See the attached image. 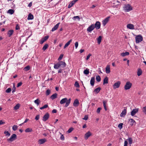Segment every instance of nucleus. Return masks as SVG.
<instances>
[{
  "mask_svg": "<svg viewBox=\"0 0 146 146\" xmlns=\"http://www.w3.org/2000/svg\"><path fill=\"white\" fill-rule=\"evenodd\" d=\"M66 65L65 63L62 61H61L57 63L54 64V68L56 69H58L60 67H64Z\"/></svg>",
  "mask_w": 146,
  "mask_h": 146,
  "instance_id": "f257e3e1",
  "label": "nucleus"
},
{
  "mask_svg": "<svg viewBox=\"0 0 146 146\" xmlns=\"http://www.w3.org/2000/svg\"><path fill=\"white\" fill-rule=\"evenodd\" d=\"M71 101L70 98L68 100H67L66 98H65L62 99L60 101V103L61 104H63L66 103V104L65 105V107H67Z\"/></svg>",
  "mask_w": 146,
  "mask_h": 146,
  "instance_id": "f03ea898",
  "label": "nucleus"
},
{
  "mask_svg": "<svg viewBox=\"0 0 146 146\" xmlns=\"http://www.w3.org/2000/svg\"><path fill=\"white\" fill-rule=\"evenodd\" d=\"M123 9L125 12H128L132 10L133 7L129 4H125L124 5Z\"/></svg>",
  "mask_w": 146,
  "mask_h": 146,
  "instance_id": "7ed1b4c3",
  "label": "nucleus"
},
{
  "mask_svg": "<svg viewBox=\"0 0 146 146\" xmlns=\"http://www.w3.org/2000/svg\"><path fill=\"white\" fill-rule=\"evenodd\" d=\"M143 40V37L140 35L137 36L135 37L136 42L137 43L141 42Z\"/></svg>",
  "mask_w": 146,
  "mask_h": 146,
  "instance_id": "20e7f679",
  "label": "nucleus"
},
{
  "mask_svg": "<svg viewBox=\"0 0 146 146\" xmlns=\"http://www.w3.org/2000/svg\"><path fill=\"white\" fill-rule=\"evenodd\" d=\"M132 85V84L129 81L127 82L124 86L125 90H127L129 89L131 87Z\"/></svg>",
  "mask_w": 146,
  "mask_h": 146,
  "instance_id": "39448f33",
  "label": "nucleus"
},
{
  "mask_svg": "<svg viewBox=\"0 0 146 146\" xmlns=\"http://www.w3.org/2000/svg\"><path fill=\"white\" fill-rule=\"evenodd\" d=\"M17 136L15 134H13L9 139H8L7 141L9 142H12L13 141L17 139Z\"/></svg>",
  "mask_w": 146,
  "mask_h": 146,
  "instance_id": "423d86ee",
  "label": "nucleus"
},
{
  "mask_svg": "<svg viewBox=\"0 0 146 146\" xmlns=\"http://www.w3.org/2000/svg\"><path fill=\"white\" fill-rule=\"evenodd\" d=\"M100 26L101 24L99 21L96 22L95 25H94V28H96L97 30L99 29L100 28Z\"/></svg>",
  "mask_w": 146,
  "mask_h": 146,
  "instance_id": "0eeeda50",
  "label": "nucleus"
},
{
  "mask_svg": "<svg viewBox=\"0 0 146 146\" xmlns=\"http://www.w3.org/2000/svg\"><path fill=\"white\" fill-rule=\"evenodd\" d=\"M94 29V24H92L88 28L87 30L88 33H91Z\"/></svg>",
  "mask_w": 146,
  "mask_h": 146,
  "instance_id": "6e6552de",
  "label": "nucleus"
},
{
  "mask_svg": "<svg viewBox=\"0 0 146 146\" xmlns=\"http://www.w3.org/2000/svg\"><path fill=\"white\" fill-rule=\"evenodd\" d=\"M49 117V114L48 113H46V114L44 115L42 120L44 121H46L47 120Z\"/></svg>",
  "mask_w": 146,
  "mask_h": 146,
  "instance_id": "1a4fd4ad",
  "label": "nucleus"
},
{
  "mask_svg": "<svg viewBox=\"0 0 146 146\" xmlns=\"http://www.w3.org/2000/svg\"><path fill=\"white\" fill-rule=\"evenodd\" d=\"M120 84L121 82L119 81H117V82H115L113 85V87L114 89H115L119 88Z\"/></svg>",
  "mask_w": 146,
  "mask_h": 146,
  "instance_id": "9d476101",
  "label": "nucleus"
},
{
  "mask_svg": "<svg viewBox=\"0 0 146 146\" xmlns=\"http://www.w3.org/2000/svg\"><path fill=\"white\" fill-rule=\"evenodd\" d=\"M139 110V109L136 108L133 109L131 112V115L132 116H133L137 113Z\"/></svg>",
  "mask_w": 146,
  "mask_h": 146,
  "instance_id": "9b49d317",
  "label": "nucleus"
},
{
  "mask_svg": "<svg viewBox=\"0 0 146 146\" xmlns=\"http://www.w3.org/2000/svg\"><path fill=\"white\" fill-rule=\"evenodd\" d=\"M110 18V17H108L106 19H105L103 21H102V24L104 26H105L106 24L108 23L109 21V19Z\"/></svg>",
  "mask_w": 146,
  "mask_h": 146,
  "instance_id": "f8f14e48",
  "label": "nucleus"
},
{
  "mask_svg": "<svg viewBox=\"0 0 146 146\" xmlns=\"http://www.w3.org/2000/svg\"><path fill=\"white\" fill-rule=\"evenodd\" d=\"M91 133L90 131H88L85 134L84 136V139L86 140H87L88 138L91 135Z\"/></svg>",
  "mask_w": 146,
  "mask_h": 146,
  "instance_id": "ddd939ff",
  "label": "nucleus"
},
{
  "mask_svg": "<svg viewBox=\"0 0 146 146\" xmlns=\"http://www.w3.org/2000/svg\"><path fill=\"white\" fill-rule=\"evenodd\" d=\"M46 141V139L44 138L39 139L38 141V142L39 144L41 145L44 143Z\"/></svg>",
  "mask_w": 146,
  "mask_h": 146,
  "instance_id": "4468645a",
  "label": "nucleus"
},
{
  "mask_svg": "<svg viewBox=\"0 0 146 146\" xmlns=\"http://www.w3.org/2000/svg\"><path fill=\"white\" fill-rule=\"evenodd\" d=\"M79 104V102L78 100L77 99H75L73 103V106H74L76 107L78 106Z\"/></svg>",
  "mask_w": 146,
  "mask_h": 146,
  "instance_id": "2eb2a0df",
  "label": "nucleus"
},
{
  "mask_svg": "<svg viewBox=\"0 0 146 146\" xmlns=\"http://www.w3.org/2000/svg\"><path fill=\"white\" fill-rule=\"evenodd\" d=\"M95 77H93L91 78L90 81V84L92 86H93L94 85V84L95 82Z\"/></svg>",
  "mask_w": 146,
  "mask_h": 146,
  "instance_id": "dca6fc26",
  "label": "nucleus"
},
{
  "mask_svg": "<svg viewBox=\"0 0 146 146\" xmlns=\"http://www.w3.org/2000/svg\"><path fill=\"white\" fill-rule=\"evenodd\" d=\"M127 28L130 29H134V27L133 25L131 24H129L127 25Z\"/></svg>",
  "mask_w": 146,
  "mask_h": 146,
  "instance_id": "f3484780",
  "label": "nucleus"
},
{
  "mask_svg": "<svg viewBox=\"0 0 146 146\" xmlns=\"http://www.w3.org/2000/svg\"><path fill=\"white\" fill-rule=\"evenodd\" d=\"M127 112L126 109H125L122 111L120 114V116L121 117H124L126 115Z\"/></svg>",
  "mask_w": 146,
  "mask_h": 146,
  "instance_id": "a211bd4d",
  "label": "nucleus"
},
{
  "mask_svg": "<svg viewBox=\"0 0 146 146\" xmlns=\"http://www.w3.org/2000/svg\"><path fill=\"white\" fill-rule=\"evenodd\" d=\"M60 24V23H58L54 27H53L51 30L53 32L56 30L58 29L59 25Z\"/></svg>",
  "mask_w": 146,
  "mask_h": 146,
  "instance_id": "6ab92c4d",
  "label": "nucleus"
},
{
  "mask_svg": "<svg viewBox=\"0 0 146 146\" xmlns=\"http://www.w3.org/2000/svg\"><path fill=\"white\" fill-rule=\"evenodd\" d=\"M106 72L107 74H109L110 73V66L109 65H107L106 68Z\"/></svg>",
  "mask_w": 146,
  "mask_h": 146,
  "instance_id": "aec40b11",
  "label": "nucleus"
},
{
  "mask_svg": "<svg viewBox=\"0 0 146 146\" xmlns=\"http://www.w3.org/2000/svg\"><path fill=\"white\" fill-rule=\"evenodd\" d=\"M129 121L130 122V124L132 126L136 124L135 121L132 119H129Z\"/></svg>",
  "mask_w": 146,
  "mask_h": 146,
  "instance_id": "412c9836",
  "label": "nucleus"
},
{
  "mask_svg": "<svg viewBox=\"0 0 146 146\" xmlns=\"http://www.w3.org/2000/svg\"><path fill=\"white\" fill-rule=\"evenodd\" d=\"M34 18V17L33 15L31 13H30L28 16L27 19L28 20H30L33 19Z\"/></svg>",
  "mask_w": 146,
  "mask_h": 146,
  "instance_id": "4be33fe9",
  "label": "nucleus"
},
{
  "mask_svg": "<svg viewBox=\"0 0 146 146\" xmlns=\"http://www.w3.org/2000/svg\"><path fill=\"white\" fill-rule=\"evenodd\" d=\"M13 30H9L7 33V35L9 37H10L13 33Z\"/></svg>",
  "mask_w": 146,
  "mask_h": 146,
  "instance_id": "5701e85b",
  "label": "nucleus"
},
{
  "mask_svg": "<svg viewBox=\"0 0 146 146\" xmlns=\"http://www.w3.org/2000/svg\"><path fill=\"white\" fill-rule=\"evenodd\" d=\"M129 52H122L121 53L120 55L123 57L125 56H126L129 55Z\"/></svg>",
  "mask_w": 146,
  "mask_h": 146,
  "instance_id": "b1692460",
  "label": "nucleus"
},
{
  "mask_svg": "<svg viewBox=\"0 0 146 146\" xmlns=\"http://www.w3.org/2000/svg\"><path fill=\"white\" fill-rule=\"evenodd\" d=\"M57 94L56 93H54L50 96V98L53 100L57 98Z\"/></svg>",
  "mask_w": 146,
  "mask_h": 146,
  "instance_id": "393cba45",
  "label": "nucleus"
},
{
  "mask_svg": "<svg viewBox=\"0 0 146 146\" xmlns=\"http://www.w3.org/2000/svg\"><path fill=\"white\" fill-rule=\"evenodd\" d=\"M108 78L107 76H106L104 80L103 84L108 83Z\"/></svg>",
  "mask_w": 146,
  "mask_h": 146,
  "instance_id": "a878e982",
  "label": "nucleus"
},
{
  "mask_svg": "<svg viewBox=\"0 0 146 146\" xmlns=\"http://www.w3.org/2000/svg\"><path fill=\"white\" fill-rule=\"evenodd\" d=\"M142 74V71L141 70L140 68H138V70L137 72V75L138 76H140Z\"/></svg>",
  "mask_w": 146,
  "mask_h": 146,
  "instance_id": "bb28decb",
  "label": "nucleus"
},
{
  "mask_svg": "<svg viewBox=\"0 0 146 146\" xmlns=\"http://www.w3.org/2000/svg\"><path fill=\"white\" fill-rule=\"evenodd\" d=\"M72 39L70 40L69 41H68L65 45L64 48H65L67 47L70 44V43L72 42Z\"/></svg>",
  "mask_w": 146,
  "mask_h": 146,
  "instance_id": "cd10ccee",
  "label": "nucleus"
},
{
  "mask_svg": "<svg viewBox=\"0 0 146 146\" xmlns=\"http://www.w3.org/2000/svg\"><path fill=\"white\" fill-rule=\"evenodd\" d=\"M101 88L100 87H98L94 90V92H95L96 94H98L100 91Z\"/></svg>",
  "mask_w": 146,
  "mask_h": 146,
  "instance_id": "c85d7f7f",
  "label": "nucleus"
},
{
  "mask_svg": "<svg viewBox=\"0 0 146 146\" xmlns=\"http://www.w3.org/2000/svg\"><path fill=\"white\" fill-rule=\"evenodd\" d=\"M127 140H128L129 141V145L131 146V145L132 143L133 140L132 138L131 137H129Z\"/></svg>",
  "mask_w": 146,
  "mask_h": 146,
  "instance_id": "c756f323",
  "label": "nucleus"
},
{
  "mask_svg": "<svg viewBox=\"0 0 146 146\" xmlns=\"http://www.w3.org/2000/svg\"><path fill=\"white\" fill-rule=\"evenodd\" d=\"M33 131V129L30 128H28L25 130V131L27 133L31 132Z\"/></svg>",
  "mask_w": 146,
  "mask_h": 146,
  "instance_id": "7c9ffc66",
  "label": "nucleus"
},
{
  "mask_svg": "<svg viewBox=\"0 0 146 146\" xmlns=\"http://www.w3.org/2000/svg\"><path fill=\"white\" fill-rule=\"evenodd\" d=\"M102 37L101 36H99L97 40L98 41V44H100L102 40Z\"/></svg>",
  "mask_w": 146,
  "mask_h": 146,
  "instance_id": "2f4dec72",
  "label": "nucleus"
},
{
  "mask_svg": "<svg viewBox=\"0 0 146 146\" xmlns=\"http://www.w3.org/2000/svg\"><path fill=\"white\" fill-rule=\"evenodd\" d=\"M20 104H17L14 107V110H17L20 107Z\"/></svg>",
  "mask_w": 146,
  "mask_h": 146,
  "instance_id": "473e14b6",
  "label": "nucleus"
},
{
  "mask_svg": "<svg viewBox=\"0 0 146 146\" xmlns=\"http://www.w3.org/2000/svg\"><path fill=\"white\" fill-rule=\"evenodd\" d=\"M89 73V69L87 68L86 70H84V73L86 75L88 74Z\"/></svg>",
  "mask_w": 146,
  "mask_h": 146,
  "instance_id": "72a5a7b5",
  "label": "nucleus"
},
{
  "mask_svg": "<svg viewBox=\"0 0 146 146\" xmlns=\"http://www.w3.org/2000/svg\"><path fill=\"white\" fill-rule=\"evenodd\" d=\"M96 80L98 82H100L101 80V78L100 76L98 75L96 76Z\"/></svg>",
  "mask_w": 146,
  "mask_h": 146,
  "instance_id": "f704fd0d",
  "label": "nucleus"
},
{
  "mask_svg": "<svg viewBox=\"0 0 146 146\" xmlns=\"http://www.w3.org/2000/svg\"><path fill=\"white\" fill-rule=\"evenodd\" d=\"M48 46V44H45L42 48V50L44 51H45L47 48Z\"/></svg>",
  "mask_w": 146,
  "mask_h": 146,
  "instance_id": "c9c22d12",
  "label": "nucleus"
},
{
  "mask_svg": "<svg viewBox=\"0 0 146 146\" xmlns=\"http://www.w3.org/2000/svg\"><path fill=\"white\" fill-rule=\"evenodd\" d=\"M7 13L12 15L14 13V11L13 9H10L8 10Z\"/></svg>",
  "mask_w": 146,
  "mask_h": 146,
  "instance_id": "e433bc0d",
  "label": "nucleus"
},
{
  "mask_svg": "<svg viewBox=\"0 0 146 146\" xmlns=\"http://www.w3.org/2000/svg\"><path fill=\"white\" fill-rule=\"evenodd\" d=\"M4 133L5 134L6 136L9 137L10 135V133L7 131H5Z\"/></svg>",
  "mask_w": 146,
  "mask_h": 146,
  "instance_id": "4c0bfd02",
  "label": "nucleus"
},
{
  "mask_svg": "<svg viewBox=\"0 0 146 146\" xmlns=\"http://www.w3.org/2000/svg\"><path fill=\"white\" fill-rule=\"evenodd\" d=\"M74 4V2L72 1L68 6V8H70L72 7Z\"/></svg>",
  "mask_w": 146,
  "mask_h": 146,
  "instance_id": "58836bf2",
  "label": "nucleus"
},
{
  "mask_svg": "<svg viewBox=\"0 0 146 146\" xmlns=\"http://www.w3.org/2000/svg\"><path fill=\"white\" fill-rule=\"evenodd\" d=\"M142 111L144 114L146 115V106H145L142 108Z\"/></svg>",
  "mask_w": 146,
  "mask_h": 146,
  "instance_id": "ea45409f",
  "label": "nucleus"
},
{
  "mask_svg": "<svg viewBox=\"0 0 146 146\" xmlns=\"http://www.w3.org/2000/svg\"><path fill=\"white\" fill-rule=\"evenodd\" d=\"M18 126L17 125H14L12 127V129L13 131H15L17 130Z\"/></svg>",
  "mask_w": 146,
  "mask_h": 146,
  "instance_id": "a19ab883",
  "label": "nucleus"
},
{
  "mask_svg": "<svg viewBox=\"0 0 146 146\" xmlns=\"http://www.w3.org/2000/svg\"><path fill=\"white\" fill-rule=\"evenodd\" d=\"M123 123H120L118 125V127L119 129H121L123 127Z\"/></svg>",
  "mask_w": 146,
  "mask_h": 146,
  "instance_id": "79ce46f5",
  "label": "nucleus"
},
{
  "mask_svg": "<svg viewBox=\"0 0 146 146\" xmlns=\"http://www.w3.org/2000/svg\"><path fill=\"white\" fill-rule=\"evenodd\" d=\"M40 102V100L38 99H37L34 101L35 103L37 105H38L39 104Z\"/></svg>",
  "mask_w": 146,
  "mask_h": 146,
  "instance_id": "37998d69",
  "label": "nucleus"
},
{
  "mask_svg": "<svg viewBox=\"0 0 146 146\" xmlns=\"http://www.w3.org/2000/svg\"><path fill=\"white\" fill-rule=\"evenodd\" d=\"M30 69V67L29 66H27L24 68V70L25 71H28Z\"/></svg>",
  "mask_w": 146,
  "mask_h": 146,
  "instance_id": "c03bdc74",
  "label": "nucleus"
},
{
  "mask_svg": "<svg viewBox=\"0 0 146 146\" xmlns=\"http://www.w3.org/2000/svg\"><path fill=\"white\" fill-rule=\"evenodd\" d=\"M50 90H49V89L47 90L46 92V96L49 95L50 93Z\"/></svg>",
  "mask_w": 146,
  "mask_h": 146,
  "instance_id": "a18cd8bd",
  "label": "nucleus"
},
{
  "mask_svg": "<svg viewBox=\"0 0 146 146\" xmlns=\"http://www.w3.org/2000/svg\"><path fill=\"white\" fill-rule=\"evenodd\" d=\"M74 86L75 87L77 88H79L80 87L79 84L77 81L75 82L74 84Z\"/></svg>",
  "mask_w": 146,
  "mask_h": 146,
  "instance_id": "49530a36",
  "label": "nucleus"
},
{
  "mask_svg": "<svg viewBox=\"0 0 146 146\" xmlns=\"http://www.w3.org/2000/svg\"><path fill=\"white\" fill-rule=\"evenodd\" d=\"M48 107V105L47 104H46L43 107L40 108V110H42L43 109L46 108Z\"/></svg>",
  "mask_w": 146,
  "mask_h": 146,
  "instance_id": "de8ad7c7",
  "label": "nucleus"
},
{
  "mask_svg": "<svg viewBox=\"0 0 146 146\" xmlns=\"http://www.w3.org/2000/svg\"><path fill=\"white\" fill-rule=\"evenodd\" d=\"M76 19H78V21L80 20V18L78 16H74L73 18V19L74 20H75Z\"/></svg>",
  "mask_w": 146,
  "mask_h": 146,
  "instance_id": "09e8293b",
  "label": "nucleus"
},
{
  "mask_svg": "<svg viewBox=\"0 0 146 146\" xmlns=\"http://www.w3.org/2000/svg\"><path fill=\"white\" fill-rule=\"evenodd\" d=\"M11 89L10 88H9L7 89L5 91V92L6 93H9L11 92Z\"/></svg>",
  "mask_w": 146,
  "mask_h": 146,
  "instance_id": "8fccbe9b",
  "label": "nucleus"
},
{
  "mask_svg": "<svg viewBox=\"0 0 146 146\" xmlns=\"http://www.w3.org/2000/svg\"><path fill=\"white\" fill-rule=\"evenodd\" d=\"M74 129L72 127H71L69 128L68 131H67V132L68 133H71L73 130Z\"/></svg>",
  "mask_w": 146,
  "mask_h": 146,
  "instance_id": "3c124183",
  "label": "nucleus"
},
{
  "mask_svg": "<svg viewBox=\"0 0 146 146\" xmlns=\"http://www.w3.org/2000/svg\"><path fill=\"white\" fill-rule=\"evenodd\" d=\"M63 55L62 54H61L60 56H59V58H58V60H61L62 58L63 57Z\"/></svg>",
  "mask_w": 146,
  "mask_h": 146,
  "instance_id": "603ef678",
  "label": "nucleus"
},
{
  "mask_svg": "<svg viewBox=\"0 0 146 146\" xmlns=\"http://www.w3.org/2000/svg\"><path fill=\"white\" fill-rule=\"evenodd\" d=\"M60 134H61L60 139L62 140H64V136L62 134H61V133H60Z\"/></svg>",
  "mask_w": 146,
  "mask_h": 146,
  "instance_id": "864d4df0",
  "label": "nucleus"
},
{
  "mask_svg": "<svg viewBox=\"0 0 146 146\" xmlns=\"http://www.w3.org/2000/svg\"><path fill=\"white\" fill-rule=\"evenodd\" d=\"M40 118V115H37L36 116L35 119L36 120H38Z\"/></svg>",
  "mask_w": 146,
  "mask_h": 146,
  "instance_id": "5fc2aeb1",
  "label": "nucleus"
},
{
  "mask_svg": "<svg viewBox=\"0 0 146 146\" xmlns=\"http://www.w3.org/2000/svg\"><path fill=\"white\" fill-rule=\"evenodd\" d=\"M15 89H16V88H15L14 85L13 86V88H12V93H14V92H15Z\"/></svg>",
  "mask_w": 146,
  "mask_h": 146,
  "instance_id": "6e6d98bb",
  "label": "nucleus"
},
{
  "mask_svg": "<svg viewBox=\"0 0 146 146\" xmlns=\"http://www.w3.org/2000/svg\"><path fill=\"white\" fill-rule=\"evenodd\" d=\"M104 106H106V104L107 103V101L103 100V101Z\"/></svg>",
  "mask_w": 146,
  "mask_h": 146,
  "instance_id": "4d7b16f0",
  "label": "nucleus"
},
{
  "mask_svg": "<svg viewBox=\"0 0 146 146\" xmlns=\"http://www.w3.org/2000/svg\"><path fill=\"white\" fill-rule=\"evenodd\" d=\"M49 38L48 36H45L44 37L42 38L44 40L46 41Z\"/></svg>",
  "mask_w": 146,
  "mask_h": 146,
  "instance_id": "13d9d810",
  "label": "nucleus"
},
{
  "mask_svg": "<svg viewBox=\"0 0 146 146\" xmlns=\"http://www.w3.org/2000/svg\"><path fill=\"white\" fill-rule=\"evenodd\" d=\"M101 109H102L101 108H98L97 109V111H96L98 113H100Z\"/></svg>",
  "mask_w": 146,
  "mask_h": 146,
  "instance_id": "bf43d9fd",
  "label": "nucleus"
},
{
  "mask_svg": "<svg viewBox=\"0 0 146 146\" xmlns=\"http://www.w3.org/2000/svg\"><path fill=\"white\" fill-rule=\"evenodd\" d=\"M78 42H76L75 43V47L76 49L78 46Z\"/></svg>",
  "mask_w": 146,
  "mask_h": 146,
  "instance_id": "052dcab7",
  "label": "nucleus"
},
{
  "mask_svg": "<svg viewBox=\"0 0 146 146\" xmlns=\"http://www.w3.org/2000/svg\"><path fill=\"white\" fill-rule=\"evenodd\" d=\"M22 84V83L21 82H20L19 83H18L17 84V87H19L20 86H21V85Z\"/></svg>",
  "mask_w": 146,
  "mask_h": 146,
  "instance_id": "680f3d73",
  "label": "nucleus"
},
{
  "mask_svg": "<svg viewBox=\"0 0 146 146\" xmlns=\"http://www.w3.org/2000/svg\"><path fill=\"white\" fill-rule=\"evenodd\" d=\"M88 117L87 115H86L84 116V117L83 119L85 120H86L88 119Z\"/></svg>",
  "mask_w": 146,
  "mask_h": 146,
  "instance_id": "e2e57ef3",
  "label": "nucleus"
},
{
  "mask_svg": "<svg viewBox=\"0 0 146 146\" xmlns=\"http://www.w3.org/2000/svg\"><path fill=\"white\" fill-rule=\"evenodd\" d=\"M45 41L44 40V39L42 38V39H41V40H40V44H42Z\"/></svg>",
  "mask_w": 146,
  "mask_h": 146,
  "instance_id": "0e129e2a",
  "label": "nucleus"
},
{
  "mask_svg": "<svg viewBox=\"0 0 146 146\" xmlns=\"http://www.w3.org/2000/svg\"><path fill=\"white\" fill-rule=\"evenodd\" d=\"M128 142L127 141H124V146H127Z\"/></svg>",
  "mask_w": 146,
  "mask_h": 146,
  "instance_id": "69168bd1",
  "label": "nucleus"
},
{
  "mask_svg": "<svg viewBox=\"0 0 146 146\" xmlns=\"http://www.w3.org/2000/svg\"><path fill=\"white\" fill-rule=\"evenodd\" d=\"M15 29L16 30H18L20 29L18 25H17L15 27Z\"/></svg>",
  "mask_w": 146,
  "mask_h": 146,
  "instance_id": "338daca9",
  "label": "nucleus"
},
{
  "mask_svg": "<svg viewBox=\"0 0 146 146\" xmlns=\"http://www.w3.org/2000/svg\"><path fill=\"white\" fill-rule=\"evenodd\" d=\"M91 55L90 54H89L87 56L86 58V60H88L90 58V56Z\"/></svg>",
  "mask_w": 146,
  "mask_h": 146,
  "instance_id": "774afa93",
  "label": "nucleus"
}]
</instances>
